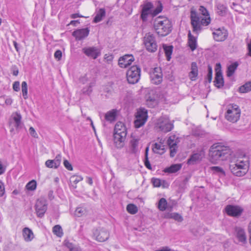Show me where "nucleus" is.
Returning a JSON list of instances; mask_svg holds the SVG:
<instances>
[{
  "instance_id": "12",
  "label": "nucleus",
  "mask_w": 251,
  "mask_h": 251,
  "mask_svg": "<svg viewBox=\"0 0 251 251\" xmlns=\"http://www.w3.org/2000/svg\"><path fill=\"white\" fill-rule=\"evenodd\" d=\"M157 125L159 129L164 133L170 131L174 127L173 124L168 119L163 118L159 119Z\"/></svg>"
},
{
  "instance_id": "18",
  "label": "nucleus",
  "mask_w": 251,
  "mask_h": 251,
  "mask_svg": "<svg viewBox=\"0 0 251 251\" xmlns=\"http://www.w3.org/2000/svg\"><path fill=\"white\" fill-rule=\"evenodd\" d=\"M134 60L132 55L127 54L119 58L118 64L120 67L125 68L130 65Z\"/></svg>"
},
{
  "instance_id": "48",
  "label": "nucleus",
  "mask_w": 251,
  "mask_h": 251,
  "mask_svg": "<svg viewBox=\"0 0 251 251\" xmlns=\"http://www.w3.org/2000/svg\"><path fill=\"white\" fill-rule=\"evenodd\" d=\"M162 10V5L161 3H159L157 7L154 10L152 9V16L154 17L160 13Z\"/></svg>"
},
{
  "instance_id": "31",
  "label": "nucleus",
  "mask_w": 251,
  "mask_h": 251,
  "mask_svg": "<svg viewBox=\"0 0 251 251\" xmlns=\"http://www.w3.org/2000/svg\"><path fill=\"white\" fill-rule=\"evenodd\" d=\"M116 110L115 109L109 111L105 114V120L110 123L115 121L116 120Z\"/></svg>"
},
{
  "instance_id": "58",
  "label": "nucleus",
  "mask_w": 251,
  "mask_h": 251,
  "mask_svg": "<svg viewBox=\"0 0 251 251\" xmlns=\"http://www.w3.org/2000/svg\"><path fill=\"white\" fill-rule=\"evenodd\" d=\"M29 132L30 134L34 138H37V134L36 133L34 128L32 127H30L29 129Z\"/></svg>"
},
{
  "instance_id": "23",
  "label": "nucleus",
  "mask_w": 251,
  "mask_h": 251,
  "mask_svg": "<svg viewBox=\"0 0 251 251\" xmlns=\"http://www.w3.org/2000/svg\"><path fill=\"white\" fill-rule=\"evenodd\" d=\"M203 155L204 152L202 151H201L195 153L190 156L189 159H188L187 163L189 165L194 164L196 162L200 161L202 159Z\"/></svg>"
},
{
  "instance_id": "49",
  "label": "nucleus",
  "mask_w": 251,
  "mask_h": 251,
  "mask_svg": "<svg viewBox=\"0 0 251 251\" xmlns=\"http://www.w3.org/2000/svg\"><path fill=\"white\" fill-rule=\"evenodd\" d=\"M94 85V83H91L88 87L87 88H84L82 90V92L83 94L86 95H89L92 91V87Z\"/></svg>"
},
{
  "instance_id": "33",
  "label": "nucleus",
  "mask_w": 251,
  "mask_h": 251,
  "mask_svg": "<svg viewBox=\"0 0 251 251\" xmlns=\"http://www.w3.org/2000/svg\"><path fill=\"white\" fill-rule=\"evenodd\" d=\"M64 244L70 251H81L79 246L75 245L68 240H65Z\"/></svg>"
},
{
  "instance_id": "52",
  "label": "nucleus",
  "mask_w": 251,
  "mask_h": 251,
  "mask_svg": "<svg viewBox=\"0 0 251 251\" xmlns=\"http://www.w3.org/2000/svg\"><path fill=\"white\" fill-rule=\"evenodd\" d=\"M84 213L85 210L83 208L77 207L75 211V215L78 217H80L84 214Z\"/></svg>"
},
{
  "instance_id": "35",
  "label": "nucleus",
  "mask_w": 251,
  "mask_h": 251,
  "mask_svg": "<svg viewBox=\"0 0 251 251\" xmlns=\"http://www.w3.org/2000/svg\"><path fill=\"white\" fill-rule=\"evenodd\" d=\"M238 66V63L237 62H235L228 66L226 71V75L228 77H230L234 74Z\"/></svg>"
},
{
  "instance_id": "10",
  "label": "nucleus",
  "mask_w": 251,
  "mask_h": 251,
  "mask_svg": "<svg viewBox=\"0 0 251 251\" xmlns=\"http://www.w3.org/2000/svg\"><path fill=\"white\" fill-rule=\"evenodd\" d=\"M179 142L178 138L176 135L170 136L167 140L168 145L170 150V156L173 157L176 155L177 150V144Z\"/></svg>"
},
{
  "instance_id": "3",
  "label": "nucleus",
  "mask_w": 251,
  "mask_h": 251,
  "mask_svg": "<svg viewBox=\"0 0 251 251\" xmlns=\"http://www.w3.org/2000/svg\"><path fill=\"white\" fill-rule=\"evenodd\" d=\"M230 154L231 151L228 148L218 144H214L209 150L210 161L215 164L218 160L227 159Z\"/></svg>"
},
{
  "instance_id": "24",
  "label": "nucleus",
  "mask_w": 251,
  "mask_h": 251,
  "mask_svg": "<svg viewBox=\"0 0 251 251\" xmlns=\"http://www.w3.org/2000/svg\"><path fill=\"white\" fill-rule=\"evenodd\" d=\"M188 45L192 51H194L197 48V38L192 35L190 31H189L188 34Z\"/></svg>"
},
{
  "instance_id": "25",
  "label": "nucleus",
  "mask_w": 251,
  "mask_h": 251,
  "mask_svg": "<svg viewBox=\"0 0 251 251\" xmlns=\"http://www.w3.org/2000/svg\"><path fill=\"white\" fill-rule=\"evenodd\" d=\"M114 133L126 136V128L124 123L121 122H119L116 123L114 128Z\"/></svg>"
},
{
  "instance_id": "55",
  "label": "nucleus",
  "mask_w": 251,
  "mask_h": 251,
  "mask_svg": "<svg viewBox=\"0 0 251 251\" xmlns=\"http://www.w3.org/2000/svg\"><path fill=\"white\" fill-rule=\"evenodd\" d=\"M63 164L65 167L69 171L73 170V167L71 164L66 159H65L63 161Z\"/></svg>"
},
{
  "instance_id": "29",
  "label": "nucleus",
  "mask_w": 251,
  "mask_h": 251,
  "mask_svg": "<svg viewBox=\"0 0 251 251\" xmlns=\"http://www.w3.org/2000/svg\"><path fill=\"white\" fill-rule=\"evenodd\" d=\"M152 151L154 153L162 154L165 152L164 145L161 142L155 143L152 145Z\"/></svg>"
},
{
  "instance_id": "14",
  "label": "nucleus",
  "mask_w": 251,
  "mask_h": 251,
  "mask_svg": "<svg viewBox=\"0 0 251 251\" xmlns=\"http://www.w3.org/2000/svg\"><path fill=\"white\" fill-rule=\"evenodd\" d=\"M151 82L154 84H159L162 81V74L160 68H155L150 74Z\"/></svg>"
},
{
  "instance_id": "28",
  "label": "nucleus",
  "mask_w": 251,
  "mask_h": 251,
  "mask_svg": "<svg viewBox=\"0 0 251 251\" xmlns=\"http://www.w3.org/2000/svg\"><path fill=\"white\" fill-rule=\"evenodd\" d=\"M151 182L154 187H159L162 186L163 188H168L169 186L168 183L165 180H161L157 178H152Z\"/></svg>"
},
{
  "instance_id": "26",
  "label": "nucleus",
  "mask_w": 251,
  "mask_h": 251,
  "mask_svg": "<svg viewBox=\"0 0 251 251\" xmlns=\"http://www.w3.org/2000/svg\"><path fill=\"white\" fill-rule=\"evenodd\" d=\"M198 75V69L197 64L193 62L191 65V71L189 74V77L192 81L196 80Z\"/></svg>"
},
{
  "instance_id": "40",
  "label": "nucleus",
  "mask_w": 251,
  "mask_h": 251,
  "mask_svg": "<svg viewBox=\"0 0 251 251\" xmlns=\"http://www.w3.org/2000/svg\"><path fill=\"white\" fill-rule=\"evenodd\" d=\"M251 90V81L246 83L244 85L239 87V91L240 93H247Z\"/></svg>"
},
{
  "instance_id": "20",
  "label": "nucleus",
  "mask_w": 251,
  "mask_h": 251,
  "mask_svg": "<svg viewBox=\"0 0 251 251\" xmlns=\"http://www.w3.org/2000/svg\"><path fill=\"white\" fill-rule=\"evenodd\" d=\"M126 137L123 134L114 133V143L118 149H121L124 146Z\"/></svg>"
},
{
  "instance_id": "54",
  "label": "nucleus",
  "mask_w": 251,
  "mask_h": 251,
  "mask_svg": "<svg viewBox=\"0 0 251 251\" xmlns=\"http://www.w3.org/2000/svg\"><path fill=\"white\" fill-rule=\"evenodd\" d=\"M61 158L62 156L61 154H58L56 155L54 159H53V160L55 162V164L56 165V166H58V167L59 166L61 163Z\"/></svg>"
},
{
  "instance_id": "9",
  "label": "nucleus",
  "mask_w": 251,
  "mask_h": 251,
  "mask_svg": "<svg viewBox=\"0 0 251 251\" xmlns=\"http://www.w3.org/2000/svg\"><path fill=\"white\" fill-rule=\"evenodd\" d=\"M35 209L38 217L42 218L47 209V201L43 198L38 199L35 205Z\"/></svg>"
},
{
  "instance_id": "46",
  "label": "nucleus",
  "mask_w": 251,
  "mask_h": 251,
  "mask_svg": "<svg viewBox=\"0 0 251 251\" xmlns=\"http://www.w3.org/2000/svg\"><path fill=\"white\" fill-rule=\"evenodd\" d=\"M126 209L129 213L132 214H135L137 211V207L133 204H128L126 207Z\"/></svg>"
},
{
  "instance_id": "19",
  "label": "nucleus",
  "mask_w": 251,
  "mask_h": 251,
  "mask_svg": "<svg viewBox=\"0 0 251 251\" xmlns=\"http://www.w3.org/2000/svg\"><path fill=\"white\" fill-rule=\"evenodd\" d=\"M89 31L88 28L76 29L73 31L72 35L75 38L76 40H81L88 36Z\"/></svg>"
},
{
  "instance_id": "6",
  "label": "nucleus",
  "mask_w": 251,
  "mask_h": 251,
  "mask_svg": "<svg viewBox=\"0 0 251 251\" xmlns=\"http://www.w3.org/2000/svg\"><path fill=\"white\" fill-rule=\"evenodd\" d=\"M141 69L137 66H131L126 72L127 80L129 83H137L140 77Z\"/></svg>"
},
{
  "instance_id": "64",
  "label": "nucleus",
  "mask_w": 251,
  "mask_h": 251,
  "mask_svg": "<svg viewBox=\"0 0 251 251\" xmlns=\"http://www.w3.org/2000/svg\"><path fill=\"white\" fill-rule=\"evenodd\" d=\"M248 55L251 56V40L248 44Z\"/></svg>"
},
{
  "instance_id": "32",
  "label": "nucleus",
  "mask_w": 251,
  "mask_h": 251,
  "mask_svg": "<svg viewBox=\"0 0 251 251\" xmlns=\"http://www.w3.org/2000/svg\"><path fill=\"white\" fill-rule=\"evenodd\" d=\"M217 13L220 16H225L227 12L226 7L223 4L218 3L216 4Z\"/></svg>"
},
{
  "instance_id": "27",
  "label": "nucleus",
  "mask_w": 251,
  "mask_h": 251,
  "mask_svg": "<svg viewBox=\"0 0 251 251\" xmlns=\"http://www.w3.org/2000/svg\"><path fill=\"white\" fill-rule=\"evenodd\" d=\"M214 82L215 83V86L218 88H220L224 86V81L222 73L221 71H216Z\"/></svg>"
},
{
  "instance_id": "43",
  "label": "nucleus",
  "mask_w": 251,
  "mask_h": 251,
  "mask_svg": "<svg viewBox=\"0 0 251 251\" xmlns=\"http://www.w3.org/2000/svg\"><path fill=\"white\" fill-rule=\"evenodd\" d=\"M148 151H149V148L147 147L146 149V152H145V158L144 160V164L145 166L149 169L151 170V166L150 163V161L149 160L148 158Z\"/></svg>"
},
{
  "instance_id": "60",
  "label": "nucleus",
  "mask_w": 251,
  "mask_h": 251,
  "mask_svg": "<svg viewBox=\"0 0 251 251\" xmlns=\"http://www.w3.org/2000/svg\"><path fill=\"white\" fill-rule=\"evenodd\" d=\"M13 102V100L10 98H7L5 100V103L6 105H10Z\"/></svg>"
},
{
  "instance_id": "62",
  "label": "nucleus",
  "mask_w": 251,
  "mask_h": 251,
  "mask_svg": "<svg viewBox=\"0 0 251 251\" xmlns=\"http://www.w3.org/2000/svg\"><path fill=\"white\" fill-rule=\"evenodd\" d=\"M239 6H239L238 4H236V3H234V2H233V3H232V5H231V7L232 9H235V11H238V8Z\"/></svg>"
},
{
  "instance_id": "38",
  "label": "nucleus",
  "mask_w": 251,
  "mask_h": 251,
  "mask_svg": "<svg viewBox=\"0 0 251 251\" xmlns=\"http://www.w3.org/2000/svg\"><path fill=\"white\" fill-rule=\"evenodd\" d=\"M167 204L166 200L162 198L159 200L158 202L157 207L159 210L161 211H165L167 208Z\"/></svg>"
},
{
  "instance_id": "2",
  "label": "nucleus",
  "mask_w": 251,
  "mask_h": 251,
  "mask_svg": "<svg viewBox=\"0 0 251 251\" xmlns=\"http://www.w3.org/2000/svg\"><path fill=\"white\" fill-rule=\"evenodd\" d=\"M249 167V158L245 154L238 157L236 160L231 161L229 165L231 172L237 176H242L245 175L248 171Z\"/></svg>"
},
{
  "instance_id": "39",
  "label": "nucleus",
  "mask_w": 251,
  "mask_h": 251,
  "mask_svg": "<svg viewBox=\"0 0 251 251\" xmlns=\"http://www.w3.org/2000/svg\"><path fill=\"white\" fill-rule=\"evenodd\" d=\"M21 119L22 116L19 113L16 112L13 116V120L15 123V127L16 128H19L21 126Z\"/></svg>"
},
{
  "instance_id": "15",
  "label": "nucleus",
  "mask_w": 251,
  "mask_h": 251,
  "mask_svg": "<svg viewBox=\"0 0 251 251\" xmlns=\"http://www.w3.org/2000/svg\"><path fill=\"white\" fill-rule=\"evenodd\" d=\"M212 34L214 39L217 42L225 41L228 36V32L224 28L216 29L213 32Z\"/></svg>"
},
{
  "instance_id": "36",
  "label": "nucleus",
  "mask_w": 251,
  "mask_h": 251,
  "mask_svg": "<svg viewBox=\"0 0 251 251\" xmlns=\"http://www.w3.org/2000/svg\"><path fill=\"white\" fill-rule=\"evenodd\" d=\"M105 15V11L103 8H100L97 12L93 20L94 23H98L102 20L103 17Z\"/></svg>"
},
{
  "instance_id": "37",
  "label": "nucleus",
  "mask_w": 251,
  "mask_h": 251,
  "mask_svg": "<svg viewBox=\"0 0 251 251\" xmlns=\"http://www.w3.org/2000/svg\"><path fill=\"white\" fill-rule=\"evenodd\" d=\"M164 50L167 57V60L170 61L171 58V55L173 52V47L172 46H163Z\"/></svg>"
},
{
  "instance_id": "7",
  "label": "nucleus",
  "mask_w": 251,
  "mask_h": 251,
  "mask_svg": "<svg viewBox=\"0 0 251 251\" xmlns=\"http://www.w3.org/2000/svg\"><path fill=\"white\" fill-rule=\"evenodd\" d=\"M144 43L148 51L154 52L157 50V45L153 34L150 32L146 33L144 37Z\"/></svg>"
},
{
  "instance_id": "4",
  "label": "nucleus",
  "mask_w": 251,
  "mask_h": 251,
  "mask_svg": "<svg viewBox=\"0 0 251 251\" xmlns=\"http://www.w3.org/2000/svg\"><path fill=\"white\" fill-rule=\"evenodd\" d=\"M153 27L156 33L161 36H165L172 31V23L166 17H158L153 21Z\"/></svg>"
},
{
  "instance_id": "21",
  "label": "nucleus",
  "mask_w": 251,
  "mask_h": 251,
  "mask_svg": "<svg viewBox=\"0 0 251 251\" xmlns=\"http://www.w3.org/2000/svg\"><path fill=\"white\" fill-rule=\"evenodd\" d=\"M235 235L239 241L243 244L247 242V236L245 230L240 227H236L235 228Z\"/></svg>"
},
{
  "instance_id": "41",
  "label": "nucleus",
  "mask_w": 251,
  "mask_h": 251,
  "mask_svg": "<svg viewBox=\"0 0 251 251\" xmlns=\"http://www.w3.org/2000/svg\"><path fill=\"white\" fill-rule=\"evenodd\" d=\"M83 177L80 176H73L70 178V181L73 183L75 185H72V186L75 188H76V184L79 181L82 180Z\"/></svg>"
},
{
  "instance_id": "1",
  "label": "nucleus",
  "mask_w": 251,
  "mask_h": 251,
  "mask_svg": "<svg viewBox=\"0 0 251 251\" xmlns=\"http://www.w3.org/2000/svg\"><path fill=\"white\" fill-rule=\"evenodd\" d=\"M200 14L204 16V18H200L197 13L192 11L191 12V23L193 27V31L198 33L201 29V25H207L210 22L209 15L206 9L203 6L199 8Z\"/></svg>"
},
{
  "instance_id": "11",
  "label": "nucleus",
  "mask_w": 251,
  "mask_h": 251,
  "mask_svg": "<svg viewBox=\"0 0 251 251\" xmlns=\"http://www.w3.org/2000/svg\"><path fill=\"white\" fill-rule=\"evenodd\" d=\"M225 211L228 215L238 217L243 212V209L240 206L234 205H227L225 207Z\"/></svg>"
},
{
  "instance_id": "22",
  "label": "nucleus",
  "mask_w": 251,
  "mask_h": 251,
  "mask_svg": "<svg viewBox=\"0 0 251 251\" xmlns=\"http://www.w3.org/2000/svg\"><path fill=\"white\" fill-rule=\"evenodd\" d=\"M140 138L136 136H131V139L129 142V148L130 152L132 153H136L138 152L139 149L138 146L139 144Z\"/></svg>"
},
{
  "instance_id": "16",
  "label": "nucleus",
  "mask_w": 251,
  "mask_h": 251,
  "mask_svg": "<svg viewBox=\"0 0 251 251\" xmlns=\"http://www.w3.org/2000/svg\"><path fill=\"white\" fill-rule=\"evenodd\" d=\"M82 50L86 56L93 59H96L100 54V50L95 47H85Z\"/></svg>"
},
{
  "instance_id": "13",
  "label": "nucleus",
  "mask_w": 251,
  "mask_h": 251,
  "mask_svg": "<svg viewBox=\"0 0 251 251\" xmlns=\"http://www.w3.org/2000/svg\"><path fill=\"white\" fill-rule=\"evenodd\" d=\"M142 9L141 14V18L143 21L146 22L147 20L149 15H152V9L153 8L152 3L148 2L142 5Z\"/></svg>"
},
{
  "instance_id": "53",
  "label": "nucleus",
  "mask_w": 251,
  "mask_h": 251,
  "mask_svg": "<svg viewBox=\"0 0 251 251\" xmlns=\"http://www.w3.org/2000/svg\"><path fill=\"white\" fill-rule=\"evenodd\" d=\"M212 78V68L210 65L208 66V74L207 75L206 79L208 82H210Z\"/></svg>"
},
{
  "instance_id": "8",
  "label": "nucleus",
  "mask_w": 251,
  "mask_h": 251,
  "mask_svg": "<svg viewBox=\"0 0 251 251\" xmlns=\"http://www.w3.org/2000/svg\"><path fill=\"white\" fill-rule=\"evenodd\" d=\"M148 112L145 108H140L136 113V119L134 121V126L136 128H139L143 126L148 119Z\"/></svg>"
},
{
  "instance_id": "61",
  "label": "nucleus",
  "mask_w": 251,
  "mask_h": 251,
  "mask_svg": "<svg viewBox=\"0 0 251 251\" xmlns=\"http://www.w3.org/2000/svg\"><path fill=\"white\" fill-rule=\"evenodd\" d=\"M70 17L72 19H75L78 17H83V16H82L78 13L72 14L71 15Z\"/></svg>"
},
{
  "instance_id": "59",
  "label": "nucleus",
  "mask_w": 251,
  "mask_h": 251,
  "mask_svg": "<svg viewBox=\"0 0 251 251\" xmlns=\"http://www.w3.org/2000/svg\"><path fill=\"white\" fill-rule=\"evenodd\" d=\"M5 193V188L4 184L0 181V197H2L3 196Z\"/></svg>"
},
{
  "instance_id": "50",
  "label": "nucleus",
  "mask_w": 251,
  "mask_h": 251,
  "mask_svg": "<svg viewBox=\"0 0 251 251\" xmlns=\"http://www.w3.org/2000/svg\"><path fill=\"white\" fill-rule=\"evenodd\" d=\"M46 167L50 168H58V166H56L55 162L53 160H48L45 163Z\"/></svg>"
},
{
  "instance_id": "34",
  "label": "nucleus",
  "mask_w": 251,
  "mask_h": 251,
  "mask_svg": "<svg viewBox=\"0 0 251 251\" xmlns=\"http://www.w3.org/2000/svg\"><path fill=\"white\" fill-rule=\"evenodd\" d=\"M180 164H176L171 165L168 168H166L164 170L165 173H175L179 171L181 168Z\"/></svg>"
},
{
  "instance_id": "51",
  "label": "nucleus",
  "mask_w": 251,
  "mask_h": 251,
  "mask_svg": "<svg viewBox=\"0 0 251 251\" xmlns=\"http://www.w3.org/2000/svg\"><path fill=\"white\" fill-rule=\"evenodd\" d=\"M211 170L215 173H219L223 175H225V173L223 169L218 166H213L211 167Z\"/></svg>"
},
{
  "instance_id": "45",
  "label": "nucleus",
  "mask_w": 251,
  "mask_h": 251,
  "mask_svg": "<svg viewBox=\"0 0 251 251\" xmlns=\"http://www.w3.org/2000/svg\"><path fill=\"white\" fill-rule=\"evenodd\" d=\"M53 232L59 237H61L63 234L61 227L59 225H56L53 227Z\"/></svg>"
},
{
  "instance_id": "57",
  "label": "nucleus",
  "mask_w": 251,
  "mask_h": 251,
  "mask_svg": "<svg viewBox=\"0 0 251 251\" xmlns=\"http://www.w3.org/2000/svg\"><path fill=\"white\" fill-rule=\"evenodd\" d=\"M13 89L15 91L18 92L20 90L19 81H15L13 84Z\"/></svg>"
},
{
  "instance_id": "42",
  "label": "nucleus",
  "mask_w": 251,
  "mask_h": 251,
  "mask_svg": "<svg viewBox=\"0 0 251 251\" xmlns=\"http://www.w3.org/2000/svg\"><path fill=\"white\" fill-rule=\"evenodd\" d=\"M22 91L24 99H26L27 98V84L25 81H23L22 83Z\"/></svg>"
},
{
  "instance_id": "44",
  "label": "nucleus",
  "mask_w": 251,
  "mask_h": 251,
  "mask_svg": "<svg viewBox=\"0 0 251 251\" xmlns=\"http://www.w3.org/2000/svg\"><path fill=\"white\" fill-rule=\"evenodd\" d=\"M26 188L27 190L33 191L36 188V182L34 180L29 181L26 185Z\"/></svg>"
},
{
  "instance_id": "47",
  "label": "nucleus",
  "mask_w": 251,
  "mask_h": 251,
  "mask_svg": "<svg viewBox=\"0 0 251 251\" xmlns=\"http://www.w3.org/2000/svg\"><path fill=\"white\" fill-rule=\"evenodd\" d=\"M167 218L169 219H173L174 220H181V216L176 213H170L167 215Z\"/></svg>"
},
{
  "instance_id": "5",
  "label": "nucleus",
  "mask_w": 251,
  "mask_h": 251,
  "mask_svg": "<svg viewBox=\"0 0 251 251\" xmlns=\"http://www.w3.org/2000/svg\"><path fill=\"white\" fill-rule=\"evenodd\" d=\"M241 110L239 106L235 103H230L226 106L225 118L229 122L235 123L240 119Z\"/></svg>"
},
{
  "instance_id": "56",
  "label": "nucleus",
  "mask_w": 251,
  "mask_h": 251,
  "mask_svg": "<svg viewBox=\"0 0 251 251\" xmlns=\"http://www.w3.org/2000/svg\"><path fill=\"white\" fill-rule=\"evenodd\" d=\"M55 59L60 60L62 57V51L60 50H57L54 54Z\"/></svg>"
},
{
  "instance_id": "63",
  "label": "nucleus",
  "mask_w": 251,
  "mask_h": 251,
  "mask_svg": "<svg viewBox=\"0 0 251 251\" xmlns=\"http://www.w3.org/2000/svg\"><path fill=\"white\" fill-rule=\"evenodd\" d=\"M155 251H172V250L168 247H164L159 250H156Z\"/></svg>"
},
{
  "instance_id": "17",
  "label": "nucleus",
  "mask_w": 251,
  "mask_h": 251,
  "mask_svg": "<svg viewBox=\"0 0 251 251\" xmlns=\"http://www.w3.org/2000/svg\"><path fill=\"white\" fill-rule=\"evenodd\" d=\"M96 239L99 242H104L107 240L109 236V234L107 230L104 228L97 229L94 232Z\"/></svg>"
},
{
  "instance_id": "30",
  "label": "nucleus",
  "mask_w": 251,
  "mask_h": 251,
  "mask_svg": "<svg viewBox=\"0 0 251 251\" xmlns=\"http://www.w3.org/2000/svg\"><path fill=\"white\" fill-rule=\"evenodd\" d=\"M23 235L26 241H30L33 238V233L31 229L25 227L23 230Z\"/></svg>"
}]
</instances>
